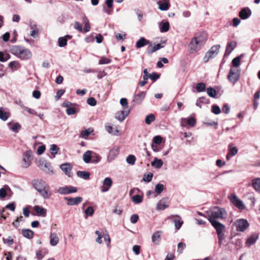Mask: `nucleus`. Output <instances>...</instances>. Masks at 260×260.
<instances>
[{"label": "nucleus", "mask_w": 260, "mask_h": 260, "mask_svg": "<svg viewBox=\"0 0 260 260\" xmlns=\"http://www.w3.org/2000/svg\"><path fill=\"white\" fill-rule=\"evenodd\" d=\"M227 216V213L224 208L218 207H215L209 214L208 219L212 225L214 227H217L218 225H224L223 224L217 221V219H225Z\"/></svg>", "instance_id": "nucleus-1"}, {"label": "nucleus", "mask_w": 260, "mask_h": 260, "mask_svg": "<svg viewBox=\"0 0 260 260\" xmlns=\"http://www.w3.org/2000/svg\"><path fill=\"white\" fill-rule=\"evenodd\" d=\"M32 185L44 199H49L51 195L50 187L46 182L42 179H35L32 181Z\"/></svg>", "instance_id": "nucleus-2"}, {"label": "nucleus", "mask_w": 260, "mask_h": 260, "mask_svg": "<svg viewBox=\"0 0 260 260\" xmlns=\"http://www.w3.org/2000/svg\"><path fill=\"white\" fill-rule=\"evenodd\" d=\"M204 45V41L200 37H194L189 44L190 53H194L200 50Z\"/></svg>", "instance_id": "nucleus-3"}, {"label": "nucleus", "mask_w": 260, "mask_h": 260, "mask_svg": "<svg viewBox=\"0 0 260 260\" xmlns=\"http://www.w3.org/2000/svg\"><path fill=\"white\" fill-rule=\"evenodd\" d=\"M240 76V71L237 68L231 67L228 76L229 82L233 85L235 84L239 80Z\"/></svg>", "instance_id": "nucleus-4"}, {"label": "nucleus", "mask_w": 260, "mask_h": 260, "mask_svg": "<svg viewBox=\"0 0 260 260\" xmlns=\"http://www.w3.org/2000/svg\"><path fill=\"white\" fill-rule=\"evenodd\" d=\"M39 167L47 174L53 175L54 174L51 164L45 159H40L39 160Z\"/></svg>", "instance_id": "nucleus-5"}, {"label": "nucleus", "mask_w": 260, "mask_h": 260, "mask_svg": "<svg viewBox=\"0 0 260 260\" xmlns=\"http://www.w3.org/2000/svg\"><path fill=\"white\" fill-rule=\"evenodd\" d=\"M220 48V46L219 45H216L212 46L206 53L204 57L205 62H208L210 59L215 57L218 54Z\"/></svg>", "instance_id": "nucleus-6"}, {"label": "nucleus", "mask_w": 260, "mask_h": 260, "mask_svg": "<svg viewBox=\"0 0 260 260\" xmlns=\"http://www.w3.org/2000/svg\"><path fill=\"white\" fill-rule=\"evenodd\" d=\"M78 188L73 186H65L60 187L57 189V192L61 194H69L72 193L76 192Z\"/></svg>", "instance_id": "nucleus-7"}, {"label": "nucleus", "mask_w": 260, "mask_h": 260, "mask_svg": "<svg viewBox=\"0 0 260 260\" xmlns=\"http://www.w3.org/2000/svg\"><path fill=\"white\" fill-rule=\"evenodd\" d=\"M32 160V152L28 150L23 153L22 166L24 168H27L31 164Z\"/></svg>", "instance_id": "nucleus-8"}, {"label": "nucleus", "mask_w": 260, "mask_h": 260, "mask_svg": "<svg viewBox=\"0 0 260 260\" xmlns=\"http://www.w3.org/2000/svg\"><path fill=\"white\" fill-rule=\"evenodd\" d=\"M231 201L235 207L241 210L245 209L246 207L242 201L238 198L235 194L231 195Z\"/></svg>", "instance_id": "nucleus-9"}, {"label": "nucleus", "mask_w": 260, "mask_h": 260, "mask_svg": "<svg viewBox=\"0 0 260 260\" xmlns=\"http://www.w3.org/2000/svg\"><path fill=\"white\" fill-rule=\"evenodd\" d=\"M236 230L238 232L245 231L249 226V223L246 219H240L236 221Z\"/></svg>", "instance_id": "nucleus-10"}, {"label": "nucleus", "mask_w": 260, "mask_h": 260, "mask_svg": "<svg viewBox=\"0 0 260 260\" xmlns=\"http://www.w3.org/2000/svg\"><path fill=\"white\" fill-rule=\"evenodd\" d=\"M214 229L216 230L217 233L218 239V245L219 246H221L225 238L224 231L225 229V225H218V226L215 227Z\"/></svg>", "instance_id": "nucleus-11"}, {"label": "nucleus", "mask_w": 260, "mask_h": 260, "mask_svg": "<svg viewBox=\"0 0 260 260\" xmlns=\"http://www.w3.org/2000/svg\"><path fill=\"white\" fill-rule=\"evenodd\" d=\"M64 199L67 201V204L68 206L77 205L81 203L83 201V198L81 197H77L74 198L65 197Z\"/></svg>", "instance_id": "nucleus-12"}, {"label": "nucleus", "mask_w": 260, "mask_h": 260, "mask_svg": "<svg viewBox=\"0 0 260 260\" xmlns=\"http://www.w3.org/2000/svg\"><path fill=\"white\" fill-rule=\"evenodd\" d=\"M130 112V109L128 107H125L124 110H121L119 113H117L115 118L119 121H123Z\"/></svg>", "instance_id": "nucleus-13"}, {"label": "nucleus", "mask_w": 260, "mask_h": 260, "mask_svg": "<svg viewBox=\"0 0 260 260\" xmlns=\"http://www.w3.org/2000/svg\"><path fill=\"white\" fill-rule=\"evenodd\" d=\"M104 186L101 187L102 192L108 191L112 185V180L111 178L107 177L103 181Z\"/></svg>", "instance_id": "nucleus-14"}, {"label": "nucleus", "mask_w": 260, "mask_h": 260, "mask_svg": "<svg viewBox=\"0 0 260 260\" xmlns=\"http://www.w3.org/2000/svg\"><path fill=\"white\" fill-rule=\"evenodd\" d=\"M32 56L31 52L28 49L22 48L19 58L21 59H29Z\"/></svg>", "instance_id": "nucleus-15"}, {"label": "nucleus", "mask_w": 260, "mask_h": 260, "mask_svg": "<svg viewBox=\"0 0 260 260\" xmlns=\"http://www.w3.org/2000/svg\"><path fill=\"white\" fill-rule=\"evenodd\" d=\"M146 95V92L141 91L138 94H135L134 96L133 102H135L137 104H141L144 99Z\"/></svg>", "instance_id": "nucleus-16"}, {"label": "nucleus", "mask_w": 260, "mask_h": 260, "mask_svg": "<svg viewBox=\"0 0 260 260\" xmlns=\"http://www.w3.org/2000/svg\"><path fill=\"white\" fill-rule=\"evenodd\" d=\"M61 170L65 173L66 175L69 177H71V170L72 169V166L70 163H65L62 164L60 166Z\"/></svg>", "instance_id": "nucleus-17"}, {"label": "nucleus", "mask_w": 260, "mask_h": 260, "mask_svg": "<svg viewBox=\"0 0 260 260\" xmlns=\"http://www.w3.org/2000/svg\"><path fill=\"white\" fill-rule=\"evenodd\" d=\"M251 15V11L248 8L242 9L239 12V16L242 19H246Z\"/></svg>", "instance_id": "nucleus-18"}, {"label": "nucleus", "mask_w": 260, "mask_h": 260, "mask_svg": "<svg viewBox=\"0 0 260 260\" xmlns=\"http://www.w3.org/2000/svg\"><path fill=\"white\" fill-rule=\"evenodd\" d=\"M171 218L172 220L175 224L176 229L177 230L180 229L183 223L180 216L178 215H173Z\"/></svg>", "instance_id": "nucleus-19"}, {"label": "nucleus", "mask_w": 260, "mask_h": 260, "mask_svg": "<svg viewBox=\"0 0 260 260\" xmlns=\"http://www.w3.org/2000/svg\"><path fill=\"white\" fill-rule=\"evenodd\" d=\"M258 236L257 234H252L246 240L245 245L247 247H250L251 245L255 244L258 239Z\"/></svg>", "instance_id": "nucleus-20"}, {"label": "nucleus", "mask_w": 260, "mask_h": 260, "mask_svg": "<svg viewBox=\"0 0 260 260\" xmlns=\"http://www.w3.org/2000/svg\"><path fill=\"white\" fill-rule=\"evenodd\" d=\"M237 43L235 41H231L228 43L226 50L225 52L224 55L228 56L232 52V51L234 49V48L236 47Z\"/></svg>", "instance_id": "nucleus-21"}, {"label": "nucleus", "mask_w": 260, "mask_h": 260, "mask_svg": "<svg viewBox=\"0 0 260 260\" xmlns=\"http://www.w3.org/2000/svg\"><path fill=\"white\" fill-rule=\"evenodd\" d=\"M150 44V42L144 37H141L136 42V47L137 48L143 47Z\"/></svg>", "instance_id": "nucleus-22"}, {"label": "nucleus", "mask_w": 260, "mask_h": 260, "mask_svg": "<svg viewBox=\"0 0 260 260\" xmlns=\"http://www.w3.org/2000/svg\"><path fill=\"white\" fill-rule=\"evenodd\" d=\"M34 210L38 215L45 217L47 215V210L44 208L38 205L35 206Z\"/></svg>", "instance_id": "nucleus-23"}, {"label": "nucleus", "mask_w": 260, "mask_h": 260, "mask_svg": "<svg viewBox=\"0 0 260 260\" xmlns=\"http://www.w3.org/2000/svg\"><path fill=\"white\" fill-rule=\"evenodd\" d=\"M161 232L157 231L154 233L151 237L152 242L155 245H158L160 243Z\"/></svg>", "instance_id": "nucleus-24"}, {"label": "nucleus", "mask_w": 260, "mask_h": 260, "mask_svg": "<svg viewBox=\"0 0 260 260\" xmlns=\"http://www.w3.org/2000/svg\"><path fill=\"white\" fill-rule=\"evenodd\" d=\"M159 27L161 32H166L169 31L170 29V24L168 21L163 22L161 21L159 23Z\"/></svg>", "instance_id": "nucleus-25"}, {"label": "nucleus", "mask_w": 260, "mask_h": 260, "mask_svg": "<svg viewBox=\"0 0 260 260\" xmlns=\"http://www.w3.org/2000/svg\"><path fill=\"white\" fill-rule=\"evenodd\" d=\"M157 4L159 5V9L161 11H167L170 7L169 0L165 1L164 3H161L160 1H159L157 2Z\"/></svg>", "instance_id": "nucleus-26"}, {"label": "nucleus", "mask_w": 260, "mask_h": 260, "mask_svg": "<svg viewBox=\"0 0 260 260\" xmlns=\"http://www.w3.org/2000/svg\"><path fill=\"white\" fill-rule=\"evenodd\" d=\"M22 48L23 47L20 46H12L10 48V51L13 54L18 57Z\"/></svg>", "instance_id": "nucleus-27"}, {"label": "nucleus", "mask_w": 260, "mask_h": 260, "mask_svg": "<svg viewBox=\"0 0 260 260\" xmlns=\"http://www.w3.org/2000/svg\"><path fill=\"white\" fill-rule=\"evenodd\" d=\"M168 207L169 205L168 204V203L162 199L157 203L156 209L157 210H164Z\"/></svg>", "instance_id": "nucleus-28"}, {"label": "nucleus", "mask_w": 260, "mask_h": 260, "mask_svg": "<svg viewBox=\"0 0 260 260\" xmlns=\"http://www.w3.org/2000/svg\"><path fill=\"white\" fill-rule=\"evenodd\" d=\"M50 238L51 245L54 246L58 243L59 238L55 233H51Z\"/></svg>", "instance_id": "nucleus-29"}, {"label": "nucleus", "mask_w": 260, "mask_h": 260, "mask_svg": "<svg viewBox=\"0 0 260 260\" xmlns=\"http://www.w3.org/2000/svg\"><path fill=\"white\" fill-rule=\"evenodd\" d=\"M92 159V151L90 150L86 151L83 155V159L86 163L91 162Z\"/></svg>", "instance_id": "nucleus-30"}, {"label": "nucleus", "mask_w": 260, "mask_h": 260, "mask_svg": "<svg viewBox=\"0 0 260 260\" xmlns=\"http://www.w3.org/2000/svg\"><path fill=\"white\" fill-rule=\"evenodd\" d=\"M22 233L24 237L29 239H32L34 234L32 231L28 229H23L22 230Z\"/></svg>", "instance_id": "nucleus-31"}, {"label": "nucleus", "mask_w": 260, "mask_h": 260, "mask_svg": "<svg viewBox=\"0 0 260 260\" xmlns=\"http://www.w3.org/2000/svg\"><path fill=\"white\" fill-rule=\"evenodd\" d=\"M252 185L254 189L260 193V178H257L252 180Z\"/></svg>", "instance_id": "nucleus-32"}, {"label": "nucleus", "mask_w": 260, "mask_h": 260, "mask_svg": "<svg viewBox=\"0 0 260 260\" xmlns=\"http://www.w3.org/2000/svg\"><path fill=\"white\" fill-rule=\"evenodd\" d=\"M105 129L106 131L112 135L114 136H118L119 133V131L117 129L113 130V128L111 125L106 124L105 125Z\"/></svg>", "instance_id": "nucleus-33"}, {"label": "nucleus", "mask_w": 260, "mask_h": 260, "mask_svg": "<svg viewBox=\"0 0 260 260\" xmlns=\"http://www.w3.org/2000/svg\"><path fill=\"white\" fill-rule=\"evenodd\" d=\"M77 175L80 178H83L85 180H87L89 178L90 173L87 171H78L77 172Z\"/></svg>", "instance_id": "nucleus-34"}, {"label": "nucleus", "mask_w": 260, "mask_h": 260, "mask_svg": "<svg viewBox=\"0 0 260 260\" xmlns=\"http://www.w3.org/2000/svg\"><path fill=\"white\" fill-rule=\"evenodd\" d=\"M152 166L156 168H160L163 165V161L161 159H159L155 157L153 161L151 163Z\"/></svg>", "instance_id": "nucleus-35"}, {"label": "nucleus", "mask_w": 260, "mask_h": 260, "mask_svg": "<svg viewBox=\"0 0 260 260\" xmlns=\"http://www.w3.org/2000/svg\"><path fill=\"white\" fill-rule=\"evenodd\" d=\"M10 115V113L4 110L3 108H0V119L3 121H6L8 119Z\"/></svg>", "instance_id": "nucleus-36"}, {"label": "nucleus", "mask_w": 260, "mask_h": 260, "mask_svg": "<svg viewBox=\"0 0 260 260\" xmlns=\"http://www.w3.org/2000/svg\"><path fill=\"white\" fill-rule=\"evenodd\" d=\"M119 153V148L117 147H115L113 148V149H111L108 156V158L111 156H112V158L111 159L114 158V157H116Z\"/></svg>", "instance_id": "nucleus-37"}, {"label": "nucleus", "mask_w": 260, "mask_h": 260, "mask_svg": "<svg viewBox=\"0 0 260 260\" xmlns=\"http://www.w3.org/2000/svg\"><path fill=\"white\" fill-rule=\"evenodd\" d=\"M209 102V100L206 99L205 96H202L199 98L196 103V105L197 106L199 107L200 108H201L202 104L203 103H208Z\"/></svg>", "instance_id": "nucleus-38"}, {"label": "nucleus", "mask_w": 260, "mask_h": 260, "mask_svg": "<svg viewBox=\"0 0 260 260\" xmlns=\"http://www.w3.org/2000/svg\"><path fill=\"white\" fill-rule=\"evenodd\" d=\"M101 159V157L99 154L92 151V159L91 162L94 164H97Z\"/></svg>", "instance_id": "nucleus-39"}, {"label": "nucleus", "mask_w": 260, "mask_h": 260, "mask_svg": "<svg viewBox=\"0 0 260 260\" xmlns=\"http://www.w3.org/2000/svg\"><path fill=\"white\" fill-rule=\"evenodd\" d=\"M7 190H11L10 187L7 185H5V186H4V187L0 189V198H4L6 197Z\"/></svg>", "instance_id": "nucleus-40"}, {"label": "nucleus", "mask_w": 260, "mask_h": 260, "mask_svg": "<svg viewBox=\"0 0 260 260\" xmlns=\"http://www.w3.org/2000/svg\"><path fill=\"white\" fill-rule=\"evenodd\" d=\"M155 119L154 115L153 114H150L146 117L145 122L147 124H150Z\"/></svg>", "instance_id": "nucleus-41"}, {"label": "nucleus", "mask_w": 260, "mask_h": 260, "mask_svg": "<svg viewBox=\"0 0 260 260\" xmlns=\"http://www.w3.org/2000/svg\"><path fill=\"white\" fill-rule=\"evenodd\" d=\"M196 90L198 92H201L204 91L206 89V85L203 82L198 83L197 84Z\"/></svg>", "instance_id": "nucleus-42"}, {"label": "nucleus", "mask_w": 260, "mask_h": 260, "mask_svg": "<svg viewBox=\"0 0 260 260\" xmlns=\"http://www.w3.org/2000/svg\"><path fill=\"white\" fill-rule=\"evenodd\" d=\"M207 94L211 97L215 98L216 95V91L215 89L212 87H208L206 89Z\"/></svg>", "instance_id": "nucleus-43"}, {"label": "nucleus", "mask_w": 260, "mask_h": 260, "mask_svg": "<svg viewBox=\"0 0 260 260\" xmlns=\"http://www.w3.org/2000/svg\"><path fill=\"white\" fill-rule=\"evenodd\" d=\"M132 200L135 204H140L143 201V197L139 194L135 195L132 197Z\"/></svg>", "instance_id": "nucleus-44"}, {"label": "nucleus", "mask_w": 260, "mask_h": 260, "mask_svg": "<svg viewBox=\"0 0 260 260\" xmlns=\"http://www.w3.org/2000/svg\"><path fill=\"white\" fill-rule=\"evenodd\" d=\"M164 189V186L162 184L158 183L155 185V192L157 194H160L162 192Z\"/></svg>", "instance_id": "nucleus-45"}, {"label": "nucleus", "mask_w": 260, "mask_h": 260, "mask_svg": "<svg viewBox=\"0 0 260 260\" xmlns=\"http://www.w3.org/2000/svg\"><path fill=\"white\" fill-rule=\"evenodd\" d=\"M92 132L93 130H91L90 128L86 129L81 132V136L84 139H86Z\"/></svg>", "instance_id": "nucleus-46"}, {"label": "nucleus", "mask_w": 260, "mask_h": 260, "mask_svg": "<svg viewBox=\"0 0 260 260\" xmlns=\"http://www.w3.org/2000/svg\"><path fill=\"white\" fill-rule=\"evenodd\" d=\"M136 159V157L134 155H129L126 160L127 164L133 165L135 164Z\"/></svg>", "instance_id": "nucleus-47"}, {"label": "nucleus", "mask_w": 260, "mask_h": 260, "mask_svg": "<svg viewBox=\"0 0 260 260\" xmlns=\"http://www.w3.org/2000/svg\"><path fill=\"white\" fill-rule=\"evenodd\" d=\"M59 148L55 144H52L50 146V151L52 154L55 155L58 153Z\"/></svg>", "instance_id": "nucleus-48"}, {"label": "nucleus", "mask_w": 260, "mask_h": 260, "mask_svg": "<svg viewBox=\"0 0 260 260\" xmlns=\"http://www.w3.org/2000/svg\"><path fill=\"white\" fill-rule=\"evenodd\" d=\"M58 46L60 47H63L67 45V40L66 38L60 37L58 40Z\"/></svg>", "instance_id": "nucleus-49"}, {"label": "nucleus", "mask_w": 260, "mask_h": 260, "mask_svg": "<svg viewBox=\"0 0 260 260\" xmlns=\"http://www.w3.org/2000/svg\"><path fill=\"white\" fill-rule=\"evenodd\" d=\"M232 63L233 65L232 67L236 68L240 66V58L239 56L236 57L234 58L232 61Z\"/></svg>", "instance_id": "nucleus-50"}, {"label": "nucleus", "mask_w": 260, "mask_h": 260, "mask_svg": "<svg viewBox=\"0 0 260 260\" xmlns=\"http://www.w3.org/2000/svg\"><path fill=\"white\" fill-rule=\"evenodd\" d=\"M84 213L86 215V217L87 216H91L94 213V210L92 207L89 206L87 207V208L84 211Z\"/></svg>", "instance_id": "nucleus-51"}, {"label": "nucleus", "mask_w": 260, "mask_h": 260, "mask_svg": "<svg viewBox=\"0 0 260 260\" xmlns=\"http://www.w3.org/2000/svg\"><path fill=\"white\" fill-rule=\"evenodd\" d=\"M10 58V55L7 54L6 55L3 52L0 51V61L5 62Z\"/></svg>", "instance_id": "nucleus-52"}, {"label": "nucleus", "mask_w": 260, "mask_h": 260, "mask_svg": "<svg viewBox=\"0 0 260 260\" xmlns=\"http://www.w3.org/2000/svg\"><path fill=\"white\" fill-rule=\"evenodd\" d=\"M177 252L179 253H182L184 249L186 247V244L184 243L180 242L178 244Z\"/></svg>", "instance_id": "nucleus-53"}, {"label": "nucleus", "mask_w": 260, "mask_h": 260, "mask_svg": "<svg viewBox=\"0 0 260 260\" xmlns=\"http://www.w3.org/2000/svg\"><path fill=\"white\" fill-rule=\"evenodd\" d=\"M111 62V60L104 57H102L99 61L100 64H108Z\"/></svg>", "instance_id": "nucleus-54"}, {"label": "nucleus", "mask_w": 260, "mask_h": 260, "mask_svg": "<svg viewBox=\"0 0 260 260\" xmlns=\"http://www.w3.org/2000/svg\"><path fill=\"white\" fill-rule=\"evenodd\" d=\"M162 137L160 136H156L153 138V143L156 145H158L161 143Z\"/></svg>", "instance_id": "nucleus-55"}, {"label": "nucleus", "mask_w": 260, "mask_h": 260, "mask_svg": "<svg viewBox=\"0 0 260 260\" xmlns=\"http://www.w3.org/2000/svg\"><path fill=\"white\" fill-rule=\"evenodd\" d=\"M212 111L216 115L219 114L221 112V109L218 106L213 105L212 107Z\"/></svg>", "instance_id": "nucleus-56"}, {"label": "nucleus", "mask_w": 260, "mask_h": 260, "mask_svg": "<svg viewBox=\"0 0 260 260\" xmlns=\"http://www.w3.org/2000/svg\"><path fill=\"white\" fill-rule=\"evenodd\" d=\"M152 177L153 174L151 173H149L147 175H144L143 180L147 182H149L151 181Z\"/></svg>", "instance_id": "nucleus-57"}, {"label": "nucleus", "mask_w": 260, "mask_h": 260, "mask_svg": "<svg viewBox=\"0 0 260 260\" xmlns=\"http://www.w3.org/2000/svg\"><path fill=\"white\" fill-rule=\"evenodd\" d=\"M3 240L5 243H7L9 245H11L13 244V243H14V240L12 238V237L11 236H9L7 238H3Z\"/></svg>", "instance_id": "nucleus-58"}, {"label": "nucleus", "mask_w": 260, "mask_h": 260, "mask_svg": "<svg viewBox=\"0 0 260 260\" xmlns=\"http://www.w3.org/2000/svg\"><path fill=\"white\" fill-rule=\"evenodd\" d=\"M87 103L89 105L91 106H94L96 104V101L95 99L93 97L88 98L87 100Z\"/></svg>", "instance_id": "nucleus-59"}, {"label": "nucleus", "mask_w": 260, "mask_h": 260, "mask_svg": "<svg viewBox=\"0 0 260 260\" xmlns=\"http://www.w3.org/2000/svg\"><path fill=\"white\" fill-rule=\"evenodd\" d=\"M149 46H148V47L147 48V49H146V51H147V53L149 54H152V53L156 51V50H155V48L154 46H152V45L151 44V43H150V44H148Z\"/></svg>", "instance_id": "nucleus-60"}, {"label": "nucleus", "mask_w": 260, "mask_h": 260, "mask_svg": "<svg viewBox=\"0 0 260 260\" xmlns=\"http://www.w3.org/2000/svg\"><path fill=\"white\" fill-rule=\"evenodd\" d=\"M160 77V75L155 72L152 73V74L149 75V78L152 81H155L157 79H159Z\"/></svg>", "instance_id": "nucleus-61"}, {"label": "nucleus", "mask_w": 260, "mask_h": 260, "mask_svg": "<svg viewBox=\"0 0 260 260\" xmlns=\"http://www.w3.org/2000/svg\"><path fill=\"white\" fill-rule=\"evenodd\" d=\"M74 28L76 30H78L80 32H82V30H83L82 26L80 22H78V21H75V22Z\"/></svg>", "instance_id": "nucleus-62"}, {"label": "nucleus", "mask_w": 260, "mask_h": 260, "mask_svg": "<svg viewBox=\"0 0 260 260\" xmlns=\"http://www.w3.org/2000/svg\"><path fill=\"white\" fill-rule=\"evenodd\" d=\"M21 128V125L18 123H15L11 127V129L15 133H18Z\"/></svg>", "instance_id": "nucleus-63"}, {"label": "nucleus", "mask_w": 260, "mask_h": 260, "mask_svg": "<svg viewBox=\"0 0 260 260\" xmlns=\"http://www.w3.org/2000/svg\"><path fill=\"white\" fill-rule=\"evenodd\" d=\"M187 123L189 125L194 126L196 125V120L194 118L190 117L187 120Z\"/></svg>", "instance_id": "nucleus-64"}]
</instances>
